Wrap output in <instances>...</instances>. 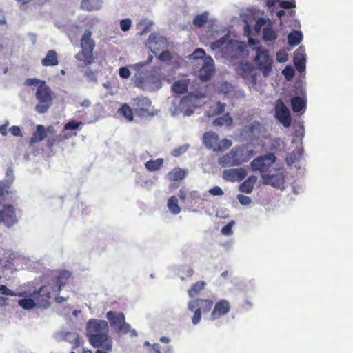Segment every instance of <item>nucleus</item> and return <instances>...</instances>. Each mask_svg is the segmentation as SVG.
I'll return each mask as SVG.
<instances>
[{
    "label": "nucleus",
    "instance_id": "1",
    "mask_svg": "<svg viewBox=\"0 0 353 353\" xmlns=\"http://www.w3.org/2000/svg\"><path fill=\"white\" fill-rule=\"evenodd\" d=\"M108 333V323L105 320L91 319L86 323V335L92 346L112 342Z\"/></svg>",
    "mask_w": 353,
    "mask_h": 353
},
{
    "label": "nucleus",
    "instance_id": "2",
    "mask_svg": "<svg viewBox=\"0 0 353 353\" xmlns=\"http://www.w3.org/2000/svg\"><path fill=\"white\" fill-rule=\"evenodd\" d=\"M92 32L86 30L81 39V52L76 55L79 61H83L85 65L91 64L93 60V50L95 46L94 41L91 39Z\"/></svg>",
    "mask_w": 353,
    "mask_h": 353
},
{
    "label": "nucleus",
    "instance_id": "3",
    "mask_svg": "<svg viewBox=\"0 0 353 353\" xmlns=\"http://www.w3.org/2000/svg\"><path fill=\"white\" fill-rule=\"evenodd\" d=\"M35 97L39 101L35 110L40 114L46 113L52 105V91L46 83L37 87Z\"/></svg>",
    "mask_w": 353,
    "mask_h": 353
},
{
    "label": "nucleus",
    "instance_id": "4",
    "mask_svg": "<svg viewBox=\"0 0 353 353\" xmlns=\"http://www.w3.org/2000/svg\"><path fill=\"white\" fill-rule=\"evenodd\" d=\"M106 318L112 331L117 334H126L130 331V325L126 323L123 312L110 310L106 313Z\"/></svg>",
    "mask_w": 353,
    "mask_h": 353
},
{
    "label": "nucleus",
    "instance_id": "5",
    "mask_svg": "<svg viewBox=\"0 0 353 353\" xmlns=\"http://www.w3.org/2000/svg\"><path fill=\"white\" fill-rule=\"evenodd\" d=\"M133 80L137 87L146 92H154L161 87L160 79L153 74L136 73Z\"/></svg>",
    "mask_w": 353,
    "mask_h": 353
},
{
    "label": "nucleus",
    "instance_id": "6",
    "mask_svg": "<svg viewBox=\"0 0 353 353\" xmlns=\"http://www.w3.org/2000/svg\"><path fill=\"white\" fill-rule=\"evenodd\" d=\"M243 152V148H233L227 154L221 157L218 159V163L223 168L239 166L248 161V159L242 157Z\"/></svg>",
    "mask_w": 353,
    "mask_h": 353
},
{
    "label": "nucleus",
    "instance_id": "7",
    "mask_svg": "<svg viewBox=\"0 0 353 353\" xmlns=\"http://www.w3.org/2000/svg\"><path fill=\"white\" fill-rule=\"evenodd\" d=\"M206 97V94L203 92L196 94H190L183 97H181L180 113H183L185 116L192 115L194 110L201 105L199 101L200 99Z\"/></svg>",
    "mask_w": 353,
    "mask_h": 353
},
{
    "label": "nucleus",
    "instance_id": "8",
    "mask_svg": "<svg viewBox=\"0 0 353 353\" xmlns=\"http://www.w3.org/2000/svg\"><path fill=\"white\" fill-rule=\"evenodd\" d=\"M276 160V157L273 153L261 155L251 161L250 168L253 171L259 170L264 174L268 171Z\"/></svg>",
    "mask_w": 353,
    "mask_h": 353
},
{
    "label": "nucleus",
    "instance_id": "9",
    "mask_svg": "<svg viewBox=\"0 0 353 353\" xmlns=\"http://www.w3.org/2000/svg\"><path fill=\"white\" fill-rule=\"evenodd\" d=\"M256 65L259 70H260L264 77L269 75L272 69V60L270 57L268 50H259L254 59Z\"/></svg>",
    "mask_w": 353,
    "mask_h": 353
},
{
    "label": "nucleus",
    "instance_id": "10",
    "mask_svg": "<svg viewBox=\"0 0 353 353\" xmlns=\"http://www.w3.org/2000/svg\"><path fill=\"white\" fill-rule=\"evenodd\" d=\"M3 207L1 210L0 222H2L8 228H10L18 223L16 216V210L14 205L4 202L0 204Z\"/></svg>",
    "mask_w": 353,
    "mask_h": 353
},
{
    "label": "nucleus",
    "instance_id": "11",
    "mask_svg": "<svg viewBox=\"0 0 353 353\" xmlns=\"http://www.w3.org/2000/svg\"><path fill=\"white\" fill-rule=\"evenodd\" d=\"M275 117L285 128L290 126L292 117L289 108L282 100L279 99L275 104Z\"/></svg>",
    "mask_w": 353,
    "mask_h": 353
},
{
    "label": "nucleus",
    "instance_id": "12",
    "mask_svg": "<svg viewBox=\"0 0 353 353\" xmlns=\"http://www.w3.org/2000/svg\"><path fill=\"white\" fill-rule=\"evenodd\" d=\"M132 105L135 113L140 117L154 115V114L150 113L148 110V108L152 105V101L148 97L143 96L137 97L133 99Z\"/></svg>",
    "mask_w": 353,
    "mask_h": 353
},
{
    "label": "nucleus",
    "instance_id": "13",
    "mask_svg": "<svg viewBox=\"0 0 353 353\" xmlns=\"http://www.w3.org/2000/svg\"><path fill=\"white\" fill-rule=\"evenodd\" d=\"M31 296L34 298L37 303L36 307L44 309H47L50 307L49 299H50V292L48 287H41L39 290L32 293Z\"/></svg>",
    "mask_w": 353,
    "mask_h": 353
},
{
    "label": "nucleus",
    "instance_id": "14",
    "mask_svg": "<svg viewBox=\"0 0 353 353\" xmlns=\"http://www.w3.org/2000/svg\"><path fill=\"white\" fill-rule=\"evenodd\" d=\"M263 184L270 185L274 188H281L283 186L285 178L282 172L275 170L272 174H262Z\"/></svg>",
    "mask_w": 353,
    "mask_h": 353
},
{
    "label": "nucleus",
    "instance_id": "15",
    "mask_svg": "<svg viewBox=\"0 0 353 353\" xmlns=\"http://www.w3.org/2000/svg\"><path fill=\"white\" fill-rule=\"evenodd\" d=\"M57 341H67L72 344V348H77L80 345L79 336L73 332L59 331L53 335Z\"/></svg>",
    "mask_w": 353,
    "mask_h": 353
},
{
    "label": "nucleus",
    "instance_id": "16",
    "mask_svg": "<svg viewBox=\"0 0 353 353\" xmlns=\"http://www.w3.org/2000/svg\"><path fill=\"white\" fill-rule=\"evenodd\" d=\"M261 128L262 126L260 123L254 121L242 129L241 134L247 139L256 140L260 137Z\"/></svg>",
    "mask_w": 353,
    "mask_h": 353
},
{
    "label": "nucleus",
    "instance_id": "17",
    "mask_svg": "<svg viewBox=\"0 0 353 353\" xmlns=\"http://www.w3.org/2000/svg\"><path fill=\"white\" fill-rule=\"evenodd\" d=\"M214 73V61L210 56L205 57L203 61V64L199 71V78L207 81L211 79Z\"/></svg>",
    "mask_w": 353,
    "mask_h": 353
},
{
    "label": "nucleus",
    "instance_id": "18",
    "mask_svg": "<svg viewBox=\"0 0 353 353\" xmlns=\"http://www.w3.org/2000/svg\"><path fill=\"white\" fill-rule=\"evenodd\" d=\"M247 175V171L243 168H230L223 172V178L228 181H241Z\"/></svg>",
    "mask_w": 353,
    "mask_h": 353
},
{
    "label": "nucleus",
    "instance_id": "19",
    "mask_svg": "<svg viewBox=\"0 0 353 353\" xmlns=\"http://www.w3.org/2000/svg\"><path fill=\"white\" fill-rule=\"evenodd\" d=\"M203 142L208 149H212L215 152L223 151L221 143H219V135L215 132H205L203 136Z\"/></svg>",
    "mask_w": 353,
    "mask_h": 353
},
{
    "label": "nucleus",
    "instance_id": "20",
    "mask_svg": "<svg viewBox=\"0 0 353 353\" xmlns=\"http://www.w3.org/2000/svg\"><path fill=\"white\" fill-rule=\"evenodd\" d=\"M213 306V301L210 299H194L190 300L188 303V309L194 311L198 308L202 312H208Z\"/></svg>",
    "mask_w": 353,
    "mask_h": 353
},
{
    "label": "nucleus",
    "instance_id": "21",
    "mask_svg": "<svg viewBox=\"0 0 353 353\" xmlns=\"http://www.w3.org/2000/svg\"><path fill=\"white\" fill-rule=\"evenodd\" d=\"M306 53L305 48L301 46L294 52V64L299 72H303L305 70Z\"/></svg>",
    "mask_w": 353,
    "mask_h": 353
},
{
    "label": "nucleus",
    "instance_id": "22",
    "mask_svg": "<svg viewBox=\"0 0 353 353\" xmlns=\"http://www.w3.org/2000/svg\"><path fill=\"white\" fill-rule=\"evenodd\" d=\"M230 309V303L225 299H222L218 301L214 307L213 311L211 313V319L215 320L221 316L227 314Z\"/></svg>",
    "mask_w": 353,
    "mask_h": 353
},
{
    "label": "nucleus",
    "instance_id": "23",
    "mask_svg": "<svg viewBox=\"0 0 353 353\" xmlns=\"http://www.w3.org/2000/svg\"><path fill=\"white\" fill-rule=\"evenodd\" d=\"M306 105L305 92L301 93V96L294 97L291 99V107L294 112L303 113L305 111Z\"/></svg>",
    "mask_w": 353,
    "mask_h": 353
},
{
    "label": "nucleus",
    "instance_id": "24",
    "mask_svg": "<svg viewBox=\"0 0 353 353\" xmlns=\"http://www.w3.org/2000/svg\"><path fill=\"white\" fill-rule=\"evenodd\" d=\"M46 137L47 134L45 127L42 125H37L36 130L30 139V145L33 146L35 143L44 140Z\"/></svg>",
    "mask_w": 353,
    "mask_h": 353
},
{
    "label": "nucleus",
    "instance_id": "25",
    "mask_svg": "<svg viewBox=\"0 0 353 353\" xmlns=\"http://www.w3.org/2000/svg\"><path fill=\"white\" fill-rule=\"evenodd\" d=\"M257 181V176L254 175L250 176L245 181L239 185V191L245 194H251L254 186Z\"/></svg>",
    "mask_w": 353,
    "mask_h": 353
},
{
    "label": "nucleus",
    "instance_id": "26",
    "mask_svg": "<svg viewBox=\"0 0 353 353\" xmlns=\"http://www.w3.org/2000/svg\"><path fill=\"white\" fill-rule=\"evenodd\" d=\"M43 66H55L59 63L57 54L55 50H50L47 52L46 57L41 60Z\"/></svg>",
    "mask_w": 353,
    "mask_h": 353
},
{
    "label": "nucleus",
    "instance_id": "27",
    "mask_svg": "<svg viewBox=\"0 0 353 353\" xmlns=\"http://www.w3.org/2000/svg\"><path fill=\"white\" fill-rule=\"evenodd\" d=\"M165 39L164 37L156 34L154 33H152L150 34L148 39V44L150 50L154 53V50L156 49V46H161L165 44Z\"/></svg>",
    "mask_w": 353,
    "mask_h": 353
},
{
    "label": "nucleus",
    "instance_id": "28",
    "mask_svg": "<svg viewBox=\"0 0 353 353\" xmlns=\"http://www.w3.org/2000/svg\"><path fill=\"white\" fill-rule=\"evenodd\" d=\"M71 276V273L68 270L60 271L57 276V290L60 292L61 289L65 285L66 281Z\"/></svg>",
    "mask_w": 353,
    "mask_h": 353
},
{
    "label": "nucleus",
    "instance_id": "29",
    "mask_svg": "<svg viewBox=\"0 0 353 353\" xmlns=\"http://www.w3.org/2000/svg\"><path fill=\"white\" fill-rule=\"evenodd\" d=\"M303 35L301 31L293 30L288 35V43L291 46L299 45L303 40Z\"/></svg>",
    "mask_w": 353,
    "mask_h": 353
},
{
    "label": "nucleus",
    "instance_id": "30",
    "mask_svg": "<svg viewBox=\"0 0 353 353\" xmlns=\"http://www.w3.org/2000/svg\"><path fill=\"white\" fill-rule=\"evenodd\" d=\"M206 285V283L203 281H199L194 283L190 289H189L188 293L190 297L192 299L199 294L201 291L204 289Z\"/></svg>",
    "mask_w": 353,
    "mask_h": 353
},
{
    "label": "nucleus",
    "instance_id": "31",
    "mask_svg": "<svg viewBox=\"0 0 353 353\" xmlns=\"http://www.w3.org/2000/svg\"><path fill=\"white\" fill-rule=\"evenodd\" d=\"M81 7L88 11L97 10L101 7V2L100 0H82Z\"/></svg>",
    "mask_w": 353,
    "mask_h": 353
},
{
    "label": "nucleus",
    "instance_id": "32",
    "mask_svg": "<svg viewBox=\"0 0 353 353\" xmlns=\"http://www.w3.org/2000/svg\"><path fill=\"white\" fill-rule=\"evenodd\" d=\"M263 39L265 41H272L277 39V34L271 25H267L263 28Z\"/></svg>",
    "mask_w": 353,
    "mask_h": 353
},
{
    "label": "nucleus",
    "instance_id": "33",
    "mask_svg": "<svg viewBox=\"0 0 353 353\" xmlns=\"http://www.w3.org/2000/svg\"><path fill=\"white\" fill-rule=\"evenodd\" d=\"M167 206L172 214L177 215L181 212V208L178 205V199L174 196L168 199Z\"/></svg>",
    "mask_w": 353,
    "mask_h": 353
},
{
    "label": "nucleus",
    "instance_id": "34",
    "mask_svg": "<svg viewBox=\"0 0 353 353\" xmlns=\"http://www.w3.org/2000/svg\"><path fill=\"white\" fill-rule=\"evenodd\" d=\"M225 103L221 101L216 102L214 105L211 106L210 110L207 112L208 117H214L221 114L225 110Z\"/></svg>",
    "mask_w": 353,
    "mask_h": 353
},
{
    "label": "nucleus",
    "instance_id": "35",
    "mask_svg": "<svg viewBox=\"0 0 353 353\" xmlns=\"http://www.w3.org/2000/svg\"><path fill=\"white\" fill-rule=\"evenodd\" d=\"M233 121L232 118L229 115L228 113L225 114L223 116L216 118L212 122L214 126H230Z\"/></svg>",
    "mask_w": 353,
    "mask_h": 353
},
{
    "label": "nucleus",
    "instance_id": "36",
    "mask_svg": "<svg viewBox=\"0 0 353 353\" xmlns=\"http://www.w3.org/2000/svg\"><path fill=\"white\" fill-rule=\"evenodd\" d=\"M172 89L177 94H183L188 90V81L186 80L176 81L173 83Z\"/></svg>",
    "mask_w": 353,
    "mask_h": 353
},
{
    "label": "nucleus",
    "instance_id": "37",
    "mask_svg": "<svg viewBox=\"0 0 353 353\" xmlns=\"http://www.w3.org/2000/svg\"><path fill=\"white\" fill-rule=\"evenodd\" d=\"M185 174L186 172L185 170L176 168L170 171L168 174V176L170 180L176 181L183 179L185 176Z\"/></svg>",
    "mask_w": 353,
    "mask_h": 353
},
{
    "label": "nucleus",
    "instance_id": "38",
    "mask_svg": "<svg viewBox=\"0 0 353 353\" xmlns=\"http://www.w3.org/2000/svg\"><path fill=\"white\" fill-rule=\"evenodd\" d=\"M18 304L22 308L25 310H31L36 307V302L34 300V298L30 295L28 297L22 299L18 301Z\"/></svg>",
    "mask_w": 353,
    "mask_h": 353
},
{
    "label": "nucleus",
    "instance_id": "39",
    "mask_svg": "<svg viewBox=\"0 0 353 353\" xmlns=\"http://www.w3.org/2000/svg\"><path fill=\"white\" fill-rule=\"evenodd\" d=\"M163 163V159L158 158L155 160L148 161L145 163V166L148 170L153 172L159 170L162 166Z\"/></svg>",
    "mask_w": 353,
    "mask_h": 353
},
{
    "label": "nucleus",
    "instance_id": "40",
    "mask_svg": "<svg viewBox=\"0 0 353 353\" xmlns=\"http://www.w3.org/2000/svg\"><path fill=\"white\" fill-rule=\"evenodd\" d=\"M209 12L205 11L201 14H197L193 19V24L199 28L203 27L208 20Z\"/></svg>",
    "mask_w": 353,
    "mask_h": 353
},
{
    "label": "nucleus",
    "instance_id": "41",
    "mask_svg": "<svg viewBox=\"0 0 353 353\" xmlns=\"http://www.w3.org/2000/svg\"><path fill=\"white\" fill-rule=\"evenodd\" d=\"M270 149L275 151H281L286 147L285 142L281 138L276 137L270 140Z\"/></svg>",
    "mask_w": 353,
    "mask_h": 353
},
{
    "label": "nucleus",
    "instance_id": "42",
    "mask_svg": "<svg viewBox=\"0 0 353 353\" xmlns=\"http://www.w3.org/2000/svg\"><path fill=\"white\" fill-rule=\"evenodd\" d=\"M118 112L121 114L129 121H132L134 119L132 108L127 103H123L119 109Z\"/></svg>",
    "mask_w": 353,
    "mask_h": 353
},
{
    "label": "nucleus",
    "instance_id": "43",
    "mask_svg": "<svg viewBox=\"0 0 353 353\" xmlns=\"http://www.w3.org/2000/svg\"><path fill=\"white\" fill-rule=\"evenodd\" d=\"M181 97H176L172 101V105L170 107V112L172 117H175L177 114H180V107H181Z\"/></svg>",
    "mask_w": 353,
    "mask_h": 353
},
{
    "label": "nucleus",
    "instance_id": "44",
    "mask_svg": "<svg viewBox=\"0 0 353 353\" xmlns=\"http://www.w3.org/2000/svg\"><path fill=\"white\" fill-rule=\"evenodd\" d=\"M10 185L8 181H0V204L5 202L6 196L9 194Z\"/></svg>",
    "mask_w": 353,
    "mask_h": 353
},
{
    "label": "nucleus",
    "instance_id": "45",
    "mask_svg": "<svg viewBox=\"0 0 353 353\" xmlns=\"http://www.w3.org/2000/svg\"><path fill=\"white\" fill-rule=\"evenodd\" d=\"M113 342L100 343L97 346H93L97 348L95 353H110L112 351Z\"/></svg>",
    "mask_w": 353,
    "mask_h": 353
},
{
    "label": "nucleus",
    "instance_id": "46",
    "mask_svg": "<svg viewBox=\"0 0 353 353\" xmlns=\"http://www.w3.org/2000/svg\"><path fill=\"white\" fill-rule=\"evenodd\" d=\"M0 293L6 296H23V293H16L4 285H0Z\"/></svg>",
    "mask_w": 353,
    "mask_h": 353
},
{
    "label": "nucleus",
    "instance_id": "47",
    "mask_svg": "<svg viewBox=\"0 0 353 353\" xmlns=\"http://www.w3.org/2000/svg\"><path fill=\"white\" fill-rule=\"evenodd\" d=\"M83 125L82 122H77L74 120H70L64 125V130H77Z\"/></svg>",
    "mask_w": 353,
    "mask_h": 353
},
{
    "label": "nucleus",
    "instance_id": "48",
    "mask_svg": "<svg viewBox=\"0 0 353 353\" xmlns=\"http://www.w3.org/2000/svg\"><path fill=\"white\" fill-rule=\"evenodd\" d=\"M208 56H206L205 52L202 48H197L194 50V52L190 55L191 59H203L205 57H208Z\"/></svg>",
    "mask_w": 353,
    "mask_h": 353
},
{
    "label": "nucleus",
    "instance_id": "49",
    "mask_svg": "<svg viewBox=\"0 0 353 353\" xmlns=\"http://www.w3.org/2000/svg\"><path fill=\"white\" fill-rule=\"evenodd\" d=\"M189 147H190L189 144H184L183 145H181L176 148L174 149L172 151L171 154L174 157H179L181 154H184L188 150Z\"/></svg>",
    "mask_w": 353,
    "mask_h": 353
},
{
    "label": "nucleus",
    "instance_id": "50",
    "mask_svg": "<svg viewBox=\"0 0 353 353\" xmlns=\"http://www.w3.org/2000/svg\"><path fill=\"white\" fill-rule=\"evenodd\" d=\"M228 37H223L220 39L213 42L211 43V49L215 50L218 48H221L225 43H227Z\"/></svg>",
    "mask_w": 353,
    "mask_h": 353
},
{
    "label": "nucleus",
    "instance_id": "51",
    "mask_svg": "<svg viewBox=\"0 0 353 353\" xmlns=\"http://www.w3.org/2000/svg\"><path fill=\"white\" fill-rule=\"evenodd\" d=\"M43 83H46V81L37 78H29L26 80L25 85L28 86L37 85L38 87L41 85Z\"/></svg>",
    "mask_w": 353,
    "mask_h": 353
},
{
    "label": "nucleus",
    "instance_id": "52",
    "mask_svg": "<svg viewBox=\"0 0 353 353\" xmlns=\"http://www.w3.org/2000/svg\"><path fill=\"white\" fill-rule=\"evenodd\" d=\"M267 23V20L264 18H259L256 20L255 24H254V31L256 32V33H259L260 32L262 27L265 26V25Z\"/></svg>",
    "mask_w": 353,
    "mask_h": 353
},
{
    "label": "nucleus",
    "instance_id": "53",
    "mask_svg": "<svg viewBox=\"0 0 353 353\" xmlns=\"http://www.w3.org/2000/svg\"><path fill=\"white\" fill-rule=\"evenodd\" d=\"M132 21L129 19H123L120 21V28L122 31L126 32L130 30Z\"/></svg>",
    "mask_w": 353,
    "mask_h": 353
},
{
    "label": "nucleus",
    "instance_id": "54",
    "mask_svg": "<svg viewBox=\"0 0 353 353\" xmlns=\"http://www.w3.org/2000/svg\"><path fill=\"white\" fill-rule=\"evenodd\" d=\"M237 199L242 205H248L252 203L251 198L243 194L237 195Z\"/></svg>",
    "mask_w": 353,
    "mask_h": 353
},
{
    "label": "nucleus",
    "instance_id": "55",
    "mask_svg": "<svg viewBox=\"0 0 353 353\" xmlns=\"http://www.w3.org/2000/svg\"><path fill=\"white\" fill-rule=\"evenodd\" d=\"M233 221L228 223L221 228V233L225 236H230L232 234Z\"/></svg>",
    "mask_w": 353,
    "mask_h": 353
},
{
    "label": "nucleus",
    "instance_id": "56",
    "mask_svg": "<svg viewBox=\"0 0 353 353\" xmlns=\"http://www.w3.org/2000/svg\"><path fill=\"white\" fill-rule=\"evenodd\" d=\"M279 6L283 9H290L295 8L296 5L294 1H281Z\"/></svg>",
    "mask_w": 353,
    "mask_h": 353
},
{
    "label": "nucleus",
    "instance_id": "57",
    "mask_svg": "<svg viewBox=\"0 0 353 353\" xmlns=\"http://www.w3.org/2000/svg\"><path fill=\"white\" fill-rule=\"evenodd\" d=\"M294 73V70L290 66H286L283 70L282 74L288 80L292 78Z\"/></svg>",
    "mask_w": 353,
    "mask_h": 353
},
{
    "label": "nucleus",
    "instance_id": "58",
    "mask_svg": "<svg viewBox=\"0 0 353 353\" xmlns=\"http://www.w3.org/2000/svg\"><path fill=\"white\" fill-rule=\"evenodd\" d=\"M194 315L192 319V322L194 325H197L201 320V311H200L198 308H196L194 310Z\"/></svg>",
    "mask_w": 353,
    "mask_h": 353
},
{
    "label": "nucleus",
    "instance_id": "59",
    "mask_svg": "<svg viewBox=\"0 0 353 353\" xmlns=\"http://www.w3.org/2000/svg\"><path fill=\"white\" fill-rule=\"evenodd\" d=\"M209 193L212 196H222L224 192L221 187L215 185L209 190Z\"/></svg>",
    "mask_w": 353,
    "mask_h": 353
},
{
    "label": "nucleus",
    "instance_id": "60",
    "mask_svg": "<svg viewBox=\"0 0 353 353\" xmlns=\"http://www.w3.org/2000/svg\"><path fill=\"white\" fill-rule=\"evenodd\" d=\"M119 74L123 79H128L130 76V71L127 67H121L119 70Z\"/></svg>",
    "mask_w": 353,
    "mask_h": 353
},
{
    "label": "nucleus",
    "instance_id": "61",
    "mask_svg": "<svg viewBox=\"0 0 353 353\" xmlns=\"http://www.w3.org/2000/svg\"><path fill=\"white\" fill-rule=\"evenodd\" d=\"M295 134L296 137H300L301 143H302L303 137L305 136V129L303 123L299 125V128L295 132Z\"/></svg>",
    "mask_w": 353,
    "mask_h": 353
},
{
    "label": "nucleus",
    "instance_id": "62",
    "mask_svg": "<svg viewBox=\"0 0 353 353\" xmlns=\"http://www.w3.org/2000/svg\"><path fill=\"white\" fill-rule=\"evenodd\" d=\"M6 176L7 179L5 181H8L10 184H11L14 179V171L11 168H7L6 172Z\"/></svg>",
    "mask_w": 353,
    "mask_h": 353
},
{
    "label": "nucleus",
    "instance_id": "63",
    "mask_svg": "<svg viewBox=\"0 0 353 353\" xmlns=\"http://www.w3.org/2000/svg\"><path fill=\"white\" fill-rule=\"evenodd\" d=\"M9 131L13 136L22 137V132H21V128L19 126H17V125L12 126L9 129Z\"/></svg>",
    "mask_w": 353,
    "mask_h": 353
},
{
    "label": "nucleus",
    "instance_id": "64",
    "mask_svg": "<svg viewBox=\"0 0 353 353\" xmlns=\"http://www.w3.org/2000/svg\"><path fill=\"white\" fill-rule=\"evenodd\" d=\"M145 65V63H143V61L139 62L137 63L130 65V68L135 71H137V73H140L139 71L141 70V68Z\"/></svg>",
    "mask_w": 353,
    "mask_h": 353
}]
</instances>
